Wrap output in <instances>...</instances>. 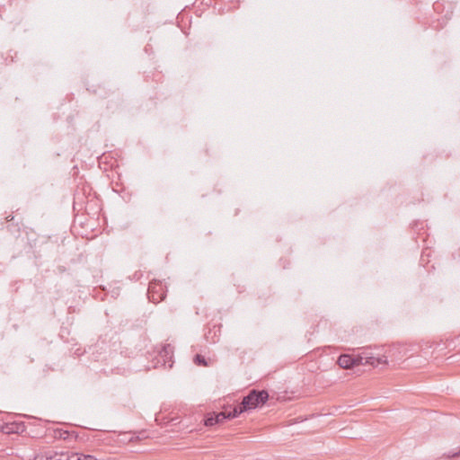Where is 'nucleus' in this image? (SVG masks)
<instances>
[{"label":"nucleus","mask_w":460,"mask_h":460,"mask_svg":"<svg viewBox=\"0 0 460 460\" xmlns=\"http://www.w3.org/2000/svg\"><path fill=\"white\" fill-rule=\"evenodd\" d=\"M66 456H67V454L61 453V454H59V457L57 458V460H66Z\"/></svg>","instance_id":"nucleus-12"},{"label":"nucleus","mask_w":460,"mask_h":460,"mask_svg":"<svg viewBox=\"0 0 460 460\" xmlns=\"http://www.w3.org/2000/svg\"><path fill=\"white\" fill-rule=\"evenodd\" d=\"M84 460H96V459L92 456H84Z\"/></svg>","instance_id":"nucleus-14"},{"label":"nucleus","mask_w":460,"mask_h":460,"mask_svg":"<svg viewBox=\"0 0 460 460\" xmlns=\"http://www.w3.org/2000/svg\"><path fill=\"white\" fill-rule=\"evenodd\" d=\"M166 296L165 287L160 281H152L148 286V298L151 302L157 304L164 299Z\"/></svg>","instance_id":"nucleus-2"},{"label":"nucleus","mask_w":460,"mask_h":460,"mask_svg":"<svg viewBox=\"0 0 460 460\" xmlns=\"http://www.w3.org/2000/svg\"><path fill=\"white\" fill-rule=\"evenodd\" d=\"M25 429V426L22 423H8L4 428L5 433H21Z\"/></svg>","instance_id":"nucleus-6"},{"label":"nucleus","mask_w":460,"mask_h":460,"mask_svg":"<svg viewBox=\"0 0 460 460\" xmlns=\"http://www.w3.org/2000/svg\"><path fill=\"white\" fill-rule=\"evenodd\" d=\"M269 399V394L266 390H252L242 400V408L240 411H247L255 409L266 403Z\"/></svg>","instance_id":"nucleus-1"},{"label":"nucleus","mask_w":460,"mask_h":460,"mask_svg":"<svg viewBox=\"0 0 460 460\" xmlns=\"http://www.w3.org/2000/svg\"><path fill=\"white\" fill-rule=\"evenodd\" d=\"M46 459V456H36L34 457V460H45Z\"/></svg>","instance_id":"nucleus-13"},{"label":"nucleus","mask_w":460,"mask_h":460,"mask_svg":"<svg viewBox=\"0 0 460 460\" xmlns=\"http://www.w3.org/2000/svg\"><path fill=\"white\" fill-rule=\"evenodd\" d=\"M241 409H243L242 402L239 405L235 406L232 411H229L228 412H226L228 419L230 420V419L238 417L241 413L243 412V411H240Z\"/></svg>","instance_id":"nucleus-8"},{"label":"nucleus","mask_w":460,"mask_h":460,"mask_svg":"<svg viewBox=\"0 0 460 460\" xmlns=\"http://www.w3.org/2000/svg\"><path fill=\"white\" fill-rule=\"evenodd\" d=\"M217 416H218V423L224 422L226 420H229L226 411H221L218 413H216Z\"/></svg>","instance_id":"nucleus-10"},{"label":"nucleus","mask_w":460,"mask_h":460,"mask_svg":"<svg viewBox=\"0 0 460 460\" xmlns=\"http://www.w3.org/2000/svg\"><path fill=\"white\" fill-rule=\"evenodd\" d=\"M58 453L52 454H46V459L45 460H57Z\"/></svg>","instance_id":"nucleus-11"},{"label":"nucleus","mask_w":460,"mask_h":460,"mask_svg":"<svg viewBox=\"0 0 460 460\" xmlns=\"http://www.w3.org/2000/svg\"><path fill=\"white\" fill-rule=\"evenodd\" d=\"M359 356L362 357V360L360 362V365H362V366L369 365V366L376 367L379 364H385L387 362L385 357L376 358V357L370 355L369 353H367V351H363L362 353L359 354Z\"/></svg>","instance_id":"nucleus-4"},{"label":"nucleus","mask_w":460,"mask_h":460,"mask_svg":"<svg viewBox=\"0 0 460 460\" xmlns=\"http://www.w3.org/2000/svg\"><path fill=\"white\" fill-rule=\"evenodd\" d=\"M193 361L198 366H203V367L208 366L206 358L199 354L195 355Z\"/></svg>","instance_id":"nucleus-9"},{"label":"nucleus","mask_w":460,"mask_h":460,"mask_svg":"<svg viewBox=\"0 0 460 460\" xmlns=\"http://www.w3.org/2000/svg\"><path fill=\"white\" fill-rule=\"evenodd\" d=\"M173 348L171 344H165L161 351L159 352V357L163 360V364L166 366L168 364V367L171 368L172 367V358Z\"/></svg>","instance_id":"nucleus-5"},{"label":"nucleus","mask_w":460,"mask_h":460,"mask_svg":"<svg viewBox=\"0 0 460 460\" xmlns=\"http://www.w3.org/2000/svg\"><path fill=\"white\" fill-rule=\"evenodd\" d=\"M362 357L359 354L351 356L349 354H342L338 358V365L344 369L352 368L356 366H360Z\"/></svg>","instance_id":"nucleus-3"},{"label":"nucleus","mask_w":460,"mask_h":460,"mask_svg":"<svg viewBox=\"0 0 460 460\" xmlns=\"http://www.w3.org/2000/svg\"><path fill=\"white\" fill-rule=\"evenodd\" d=\"M63 435H67V431H65L63 434H60L59 437L63 439H66V436H63Z\"/></svg>","instance_id":"nucleus-15"},{"label":"nucleus","mask_w":460,"mask_h":460,"mask_svg":"<svg viewBox=\"0 0 460 460\" xmlns=\"http://www.w3.org/2000/svg\"><path fill=\"white\" fill-rule=\"evenodd\" d=\"M218 423V416L216 415V413H210L208 414L205 420L204 424L208 427L214 426Z\"/></svg>","instance_id":"nucleus-7"}]
</instances>
